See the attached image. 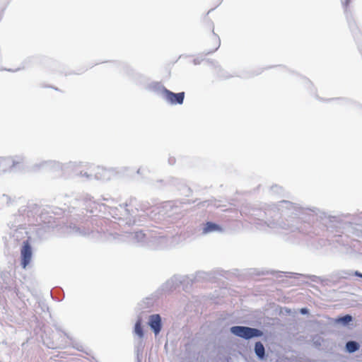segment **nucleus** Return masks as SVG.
<instances>
[{"label": "nucleus", "instance_id": "obj_14", "mask_svg": "<svg viewBox=\"0 0 362 362\" xmlns=\"http://www.w3.org/2000/svg\"><path fill=\"white\" fill-rule=\"evenodd\" d=\"M359 277L362 278V274L361 275H359Z\"/></svg>", "mask_w": 362, "mask_h": 362}, {"label": "nucleus", "instance_id": "obj_7", "mask_svg": "<svg viewBox=\"0 0 362 362\" xmlns=\"http://www.w3.org/2000/svg\"><path fill=\"white\" fill-rule=\"evenodd\" d=\"M359 348V344L354 341H349L346 344V349L349 353H354L358 351Z\"/></svg>", "mask_w": 362, "mask_h": 362}, {"label": "nucleus", "instance_id": "obj_6", "mask_svg": "<svg viewBox=\"0 0 362 362\" xmlns=\"http://www.w3.org/2000/svg\"><path fill=\"white\" fill-rule=\"evenodd\" d=\"M255 352L256 355L260 358L263 359L265 355L264 347L262 342L258 341L255 346Z\"/></svg>", "mask_w": 362, "mask_h": 362}, {"label": "nucleus", "instance_id": "obj_2", "mask_svg": "<svg viewBox=\"0 0 362 362\" xmlns=\"http://www.w3.org/2000/svg\"><path fill=\"white\" fill-rule=\"evenodd\" d=\"M21 255L22 267L25 268L32 258V248L28 240L23 242L21 250Z\"/></svg>", "mask_w": 362, "mask_h": 362}, {"label": "nucleus", "instance_id": "obj_9", "mask_svg": "<svg viewBox=\"0 0 362 362\" xmlns=\"http://www.w3.org/2000/svg\"><path fill=\"white\" fill-rule=\"evenodd\" d=\"M351 320H352L351 316L346 315L344 317H339L337 320V322L346 325V324H348L349 322H350Z\"/></svg>", "mask_w": 362, "mask_h": 362}, {"label": "nucleus", "instance_id": "obj_8", "mask_svg": "<svg viewBox=\"0 0 362 362\" xmlns=\"http://www.w3.org/2000/svg\"><path fill=\"white\" fill-rule=\"evenodd\" d=\"M134 332L136 334H137L139 338H142L144 337V332H143V328L141 327V320H138L136 324H135V327H134Z\"/></svg>", "mask_w": 362, "mask_h": 362}, {"label": "nucleus", "instance_id": "obj_11", "mask_svg": "<svg viewBox=\"0 0 362 362\" xmlns=\"http://www.w3.org/2000/svg\"><path fill=\"white\" fill-rule=\"evenodd\" d=\"M300 313L302 314H307L308 313V310L307 308H301L300 309Z\"/></svg>", "mask_w": 362, "mask_h": 362}, {"label": "nucleus", "instance_id": "obj_5", "mask_svg": "<svg viewBox=\"0 0 362 362\" xmlns=\"http://www.w3.org/2000/svg\"><path fill=\"white\" fill-rule=\"evenodd\" d=\"M216 230H221V228L218 225L212 222H207L203 228V233L206 234Z\"/></svg>", "mask_w": 362, "mask_h": 362}, {"label": "nucleus", "instance_id": "obj_4", "mask_svg": "<svg viewBox=\"0 0 362 362\" xmlns=\"http://www.w3.org/2000/svg\"><path fill=\"white\" fill-rule=\"evenodd\" d=\"M233 334L244 339H249V327L235 326L230 328Z\"/></svg>", "mask_w": 362, "mask_h": 362}, {"label": "nucleus", "instance_id": "obj_13", "mask_svg": "<svg viewBox=\"0 0 362 362\" xmlns=\"http://www.w3.org/2000/svg\"><path fill=\"white\" fill-rule=\"evenodd\" d=\"M351 0H346V6L348 5V4L350 2Z\"/></svg>", "mask_w": 362, "mask_h": 362}, {"label": "nucleus", "instance_id": "obj_12", "mask_svg": "<svg viewBox=\"0 0 362 362\" xmlns=\"http://www.w3.org/2000/svg\"><path fill=\"white\" fill-rule=\"evenodd\" d=\"M361 274L359 273L358 272H355V275L357 276H359V275H361Z\"/></svg>", "mask_w": 362, "mask_h": 362}, {"label": "nucleus", "instance_id": "obj_1", "mask_svg": "<svg viewBox=\"0 0 362 362\" xmlns=\"http://www.w3.org/2000/svg\"><path fill=\"white\" fill-rule=\"evenodd\" d=\"M161 95L171 105H181L183 103L185 98V92L175 93L165 88L161 90Z\"/></svg>", "mask_w": 362, "mask_h": 362}, {"label": "nucleus", "instance_id": "obj_3", "mask_svg": "<svg viewBox=\"0 0 362 362\" xmlns=\"http://www.w3.org/2000/svg\"><path fill=\"white\" fill-rule=\"evenodd\" d=\"M149 325L153 329L156 334H158L161 328V319L159 315H153L150 317Z\"/></svg>", "mask_w": 362, "mask_h": 362}, {"label": "nucleus", "instance_id": "obj_10", "mask_svg": "<svg viewBox=\"0 0 362 362\" xmlns=\"http://www.w3.org/2000/svg\"><path fill=\"white\" fill-rule=\"evenodd\" d=\"M261 334H262V332L259 330L250 327V338H252L253 337L259 336Z\"/></svg>", "mask_w": 362, "mask_h": 362}]
</instances>
